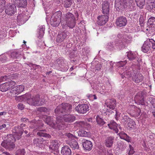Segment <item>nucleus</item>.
<instances>
[{
	"label": "nucleus",
	"instance_id": "a878e982",
	"mask_svg": "<svg viewBox=\"0 0 155 155\" xmlns=\"http://www.w3.org/2000/svg\"><path fill=\"white\" fill-rule=\"evenodd\" d=\"M46 132L45 129L39 130V131L37 133V135L39 137H43L46 138L50 139L51 138V136L45 133Z\"/></svg>",
	"mask_w": 155,
	"mask_h": 155
},
{
	"label": "nucleus",
	"instance_id": "ddd939ff",
	"mask_svg": "<svg viewBox=\"0 0 155 155\" xmlns=\"http://www.w3.org/2000/svg\"><path fill=\"white\" fill-rule=\"evenodd\" d=\"M109 16L107 15H102L97 17V24L100 25H105L108 21Z\"/></svg>",
	"mask_w": 155,
	"mask_h": 155
},
{
	"label": "nucleus",
	"instance_id": "f257e3e1",
	"mask_svg": "<svg viewBox=\"0 0 155 155\" xmlns=\"http://www.w3.org/2000/svg\"><path fill=\"white\" fill-rule=\"evenodd\" d=\"M72 106L68 103H62L57 107L55 110L54 113L57 116H59L66 113H70L71 111Z\"/></svg>",
	"mask_w": 155,
	"mask_h": 155
},
{
	"label": "nucleus",
	"instance_id": "69168bd1",
	"mask_svg": "<svg viewBox=\"0 0 155 155\" xmlns=\"http://www.w3.org/2000/svg\"><path fill=\"white\" fill-rule=\"evenodd\" d=\"M129 147L130 149L128 153V154L129 155H132L134 152V148L130 144L129 145Z\"/></svg>",
	"mask_w": 155,
	"mask_h": 155
},
{
	"label": "nucleus",
	"instance_id": "e433bc0d",
	"mask_svg": "<svg viewBox=\"0 0 155 155\" xmlns=\"http://www.w3.org/2000/svg\"><path fill=\"white\" fill-rule=\"evenodd\" d=\"M147 8L148 10L151 12L155 8V0L149 1L148 3Z\"/></svg>",
	"mask_w": 155,
	"mask_h": 155
},
{
	"label": "nucleus",
	"instance_id": "ea45409f",
	"mask_svg": "<svg viewBox=\"0 0 155 155\" xmlns=\"http://www.w3.org/2000/svg\"><path fill=\"white\" fill-rule=\"evenodd\" d=\"M78 133V136L83 137H88L90 136V133L87 132L84 130H79Z\"/></svg>",
	"mask_w": 155,
	"mask_h": 155
},
{
	"label": "nucleus",
	"instance_id": "37998d69",
	"mask_svg": "<svg viewBox=\"0 0 155 155\" xmlns=\"http://www.w3.org/2000/svg\"><path fill=\"white\" fill-rule=\"evenodd\" d=\"M147 103L148 104H151L152 105V107L154 108L153 110H152L154 111L155 110V99H153L152 97L148 98L147 99Z\"/></svg>",
	"mask_w": 155,
	"mask_h": 155
},
{
	"label": "nucleus",
	"instance_id": "cd10ccee",
	"mask_svg": "<svg viewBox=\"0 0 155 155\" xmlns=\"http://www.w3.org/2000/svg\"><path fill=\"white\" fill-rule=\"evenodd\" d=\"M114 137L110 136L107 137L105 140V145L107 147L110 148L112 146L114 140Z\"/></svg>",
	"mask_w": 155,
	"mask_h": 155
},
{
	"label": "nucleus",
	"instance_id": "1a4fd4ad",
	"mask_svg": "<svg viewBox=\"0 0 155 155\" xmlns=\"http://www.w3.org/2000/svg\"><path fill=\"white\" fill-rule=\"evenodd\" d=\"M127 53V57L129 59L130 61H134V60L136 61V62L135 61L134 62H136V64L138 66H140V64L139 63L141 62V60L137 57L136 54L130 51Z\"/></svg>",
	"mask_w": 155,
	"mask_h": 155
},
{
	"label": "nucleus",
	"instance_id": "5fc2aeb1",
	"mask_svg": "<svg viewBox=\"0 0 155 155\" xmlns=\"http://www.w3.org/2000/svg\"><path fill=\"white\" fill-rule=\"evenodd\" d=\"M25 151L24 149H19L16 152V155H25Z\"/></svg>",
	"mask_w": 155,
	"mask_h": 155
},
{
	"label": "nucleus",
	"instance_id": "0e129e2a",
	"mask_svg": "<svg viewBox=\"0 0 155 155\" xmlns=\"http://www.w3.org/2000/svg\"><path fill=\"white\" fill-rule=\"evenodd\" d=\"M9 79V76L5 75L4 76L1 77L0 78V82L5 81H8Z\"/></svg>",
	"mask_w": 155,
	"mask_h": 155
},
{
	"label": "nucleus",
	"instance_id": "6ab92c4d",
	"mask_svg": "<svg viewBox=\"0 0 155 155\" xmlns=\"http://www.w3.org/2000/svg\"><path fill=\"white\" fill-rule=\"evenodd\" d=\"M82 145L84 149L88 151L91 150L93 146L92 143L90 141L85 139L83 140Z\"/></svg>",
	"mask_w": 155,
	"mask_h": 155
},
{
	"label": "nucleus",
	"instance_id": "c85d7f7f",
	"mask_svg": "<svg viewBox=\"0 0 155 155\" xmlns=\"http://www.w3.org/2000/svg\"><path fill=\"white\" fill-rule=\"evenodd\" d=\"M115 43L117 48L119 49L124 48L127 46L126 44L125 43L122 39L119 41H116Z\"/></svg>",
	"mask_w": 155,
	"mask_h": 155
},
{
	"label": "nucleus",
	"instance_id": "4c0bfd02",
	"mask_svg": "<svg viewBox=\"0 0 155 155\" xmlns=\"http://www.w3.org/2000/svg\"><path fill=\"white\" fill-rule=\"evenodd\" d=\"M60 144L57 140H53L51 142V144L50 146V147L52 149L55 150L58 149Z\"/></svg>",
	"mask_w": 155,
	"mask_h": 155
},
{
	"label": "nucleus",
	"instance_id": "09e8293b",
	"mask_svg": "<svg viewBox=\"0 0 155 155\" xmlns=\"http://www.w3.org/2000/svg\"><path fill=\"white\" fill-rule=\"evenodd\" d=\"M5 0H0V12H2L4 10L5 5Z\"/></svg>",
	"mask_w": 155,
	"mask_h": 155
},
{
	"label": "nucleus",
	"instance_id": "9b49d317",
	"mask_svg": "<svg viewBox=\"0 0 155 155\" xmlns=\"http://www.w3.org/2000/svg\"><path fill=\"white\" fill-rule=\"evenodd\" d=\"M26 125L24 124H21L20 126H18L16 128V135L17 136L16 138L19 140L23 134V130L25 129Z\"/></svg>",
	"mask_w": 155,
	"mask_h": 155
},
{
	"label": "nucleus",
	"instance_id": "f8f14e48",
	"mask_svg": "<svg viewBox=\"0 0 155 155\" xmlns=\"http://www.w3.org/2000/svg\"><path fill=\"white\" fill-rule=\"evenodd\" d=\"M68 34L69 32L67 31L59 32L57 37V42L58 43L62 42L67 37Z\"/></svg>",
	"mask_w": 155,
	"mask_h": 155
},
{
	"label": "nucleus",
	"instance_id": "aec40b11",
	"mask_svg": "<svg viewBox=\"0 0 155 155\" xmlns=\"http://www.w3.org/2000/svg\"><path fill=\"white\" fill-rule=\"evenodd\" d=\"M75 117L72 114L64 115L62 118L64 122L68 123H71L75 120Z\"/></svg>",
	"mask_w": 155,
	"mask_h": 155
},
{
	"label": "nucleus",
	"instance_id": "6e6552de",
	"mask_svg": "<svg viewBox=\"0 0 155 155\" xmlns=\"http://www.w3.org/2000/svg\"><path fill=\"white\" fill-rule=\"evenodd\" d=\"M127 20L126 17L123 16H120L117 18L116 19L115 24L118 27H123L127 25Z\"/></svg>",
	"mask_w": 155,
	"mask_h": 155
},
{
	"label": "nucleus",
	"instance_id": "3c124183",
	"mask_svg": "<svg viewBox=\"0 0 155 155\" xmlns=\"http://www.w3.org/2000/svg\"><path fill=\"white\" fill-rule=\"evenodd\" d=\"M30 124H31L30 126V127L33 128L37 129V121L35 120H33L30 121Z\"/></svg>",
	"mask_w": 155,
	"mask_h": 155
},
{
	"label": "nucleus",
	"instance_id": "412c9836",
	"mask_svg": "<svg viewBox=\"0 0 155 155\" xmlns=\"http://www.w3.org/2000/svg\"><path fill=\"white\" fill-rule=\"evenodd\" d=\"M109 4L107 1H104L102 4L103 13L105 15H108L109 14Z\"/></svg>",
	"mask_w": 155,
	"mask_h": 155
},
{
	"label": "nucleus",
	"instance_id": "423d86ee",
	"mask_svg": "<svg viewBox=\"0 0 155 155\" xmlns=\"http://www.w3.org/2000/svg\"><path fill=\"white\" fill-rule=\"evenodd\" d=\"M146 95V93L144 91H140L137 93L134 97V100L137 101L139 105H144V98Z\"/></svg>",
	"mask_w": 155,
	"mask_h": 155
},
{
	"label": "nucleus",
	"instance_id": "13d9d810",
	"mask_svg": "<svg viewBox=\"0 0 155 155\" xmlns=\"http://www.w3.org/2000/svg\"><path fill=\"white\" fill-rule=\"evenodd\" d=\"M132 38L131 36L127 37V38H124L122 39L123 41H124L125 43L126 44V45H127L128 43H130L131 41V39Z\"/></svg>",
	"mask_w": 155,
	"mask_h": 155
},
{
	"label": "nucleus",
	"instance_id": "4d7b16f0",
	"mask_svg": "<svg viewBox=\"0 0 155 155\" xmlns=\"http://www.w3.org/2000/svg\"><path fill=\"white\" fill-rule=\"evenodd\" d=\"M23 132L26 134L25 136L26 137H29L31 134H30V130L28 128L27 126L26 125L25 129L23 130Z\"/></svg>",
	"mask_w": 155,
	"mask_h": 155
},
{
	"label": "nucleus",
	"instance_id": "393cba45",
	"mask_svg": "<svg viewBox=\"0 0 155 155\" xmlns=\"http://www.w3.org/2000/svg\"><path fill=\"white\" fill-rule=\"evenodd\" d=\"M134 72H135V71L133 70L131 68L127 70L123 74H122L121 75L122 77V78L125 77L126 78H129L131 77V78H132V77L134 74Z\"/></svg>",
	"mask_w": 155,
	"mask_h": 155
},
{
	"label": "nucleus",
	"instance_id": "4be33fe9",
	"mask_svg": "<svg viewBox=\"0 0 155 155\" xmlns=\"http://www.w3.org/2000/svg\"><path fill=\"white\" fill-rule=\"evenodd\" d=\"M124 4L126 5V8L127 7L129 9L131 10H134L136 9V5L135 1H133L131 0H129V1H127L126 0H124Z\"/></svg>",
	"mask_w": 155,
	"mask_h": 155
},
{
	"label": "nucleus",
	"instance_id": "58836bf2",
	"mask_svg": "<svg viewBox=\"0 0 155 155\" xmlns=\"http://www.w3.org/2000/svg\"><path fill=\"white\" fill-rule=\"evenodd\" d=\"M64 6L65 8H70L74 2L73 0H63Z\"/></svg>",
	"mask_w": 155,
	"mask_h": 155
},
{
	"label": "nucleus",
	"instance_id": "7c9ffc66",
	"mask_svg": "<svg viewBox=\"0 0 155 155\" xmlns=\"http://www.w3.org/2000/svg\"><path fill=\"white\" fill-rule=\"evenodd\" d=\"M118 135L119 136L120 139H124L128 142L130 141V138L124 131L120 132L118 133Z\"/></svg>",
	"mask_w": 155,
	"mask_h": 155
},
{
	"label": "nucleus",
	"instance_id": "5701e85b",
	"mask_svg": "<svg viewBox=\"0 0 155 155\" xmlns=\"http://www.w3.org/2000/svg\"><path fill=\"white\" fill-rule=\"evenodd\" d=\"M150 41H147L144 42L141 47L142 51L144 53H147L151 49V45Z\"/></svg>",
	"mask_w": 155,
	"mask_h": 155
},
{
	"label": "nucleus",
	"instance_id": "79ce46f5",
	"mask_svg": "<svg viewBox=\"0 0 155 155\" xmlns=\"http://www.w3.org/2000/svg\"><path fill=\"white\" fill-rule=\"evenodd\" d=\"M116 123L115 122H113L112 124H108V125L110 128L111 129H114V132L117 133L118 132V130L116 126Z\"/></svg>",
	"mask_w": 155,
	"mask_h": 155
},
{
	"label": "nucleus",
	"instance_id": "473e14b6",
	"mask_svg": "<svg viewBox=\"0 0 155 155\" xmlns=\"http://www.w3.org/2000/svg\"><path fill=\"white\" fill-rule=\"evenodd\" d=\"M107 107L110 109H114L116 106V101L114 99H109L108 102L106 103Z\"/></svg>",
	"mask_w": 155,
	"mask_h": 155
},
{
	"label": "nucleus",
	"instance_id": "603ef678",
	"mask_svg": "<svg viewBox=\"0 0 155 155\" xmlns=\"http://www.w3.org/2000/svg\"><path fill=\"white\" fill-rule=\"evenodd\" d=\"M8 86L9 87V90L11 89H15V85L16 83L15 81H10L7 82Z\"/></svg>",
	"mask_w": 155,
	"mask_h": 155
},
{
	"label": "nucleus",
	"instance_id": "a19ab883",
	"mask_svg": "<svg viewBox=\"0 0 155 155\" xmlns=\"http://www.w3.org/2000/svg\"><path fill=\"white\" fill-rule=\"evenodd\" d=\"M9 87L7 83H5L0 85V91L3 92L9 90Z\"/></svg>",
	"mask_w": 155,
	"mask_h": 155
},
{
	"label": "nucleus",
	"instance_id": "c9c22d12",
	"mask_svg": "<svg viewBox=\"0 0 155 155\" xmlns=\"http://www.w3.org/2000/svg\"><path fill=\"white\" fill-rule=\"evenodd\" d=\"M60 22L59 21V20H56V19H55L53 17H51L50 19V23L51 25L53 27L58 26L60 24Z\"/></svg>",
	"mask_w": 155,
	"mask_h": 155
},
{
	"label": "nucleus",
	"instance_id": "bf43d9fd",
	"mask_svg": "<svg viewBox=\"0 0 155 155\" xmlns=\"http://www.w3.org/2000/svg\"><path fill=\"white\" fill-rule=\"evenodd\" d=\"M37 129L38 128L39 130H41V128L44 127V124L40 120L37 121Z\"/></svg>",
	"mask_w": 155,
	"mask_h": 155
},
{
	"label": "nucleus",
	"instance_id": "8fccbe9b",
	"mask_svg": "<svg viewBox=\"0 0 155 155\" xmlns=\"http://www.w3.org/2000/svg\"><path fill=\"white\" fill-rule=\"evenodd\" d=\"M107 48L109 50L113 51L115 49V47L113 43L109 42L107 43L106 46Z\"/></svg>",
	"mask_w": 155,
	"mask_h": 155
},
{
	"label": "nucleus",
	"instance_id": "338daca9",
	"mask_svg": "<svg viewBox=\"0 0 155 155\" xmlns=\"http://www.w3.org/2000/svg\"><path fill=\"white\" fill-rule=\"evenodd\" d=\"M43 138H36L34 140V142L35 143H40V142L43 141Z\"/></svg>",
	"mask_w": 155,
	"mask_h": 155
},
{
	"label": "nucleus",
	"instance_id": "72a5a7b5",
	"mask_svg": "<svg viewBox=\"0 0 155 155\" xmlns=\"http://www.w3.org/2000/svg\"><path fill=\"white\" fill-rule=\"evenodd\" d=\"M45 28L44 25L41 26L39 27L38 31V36L39 39H41L43 37L45 33Z\"/></svg>",
	"mask_w": 155,
	"mask_h": 155
},
{
	"label": "nucleus",
	"instance_id": "20e7f679",
	"mask_svg": "<svg viewBox=\"0 0 155 155\" xmlns=\"http://www.w3.org/2000/svg\"><path fill=\"white\" fill-rule=\"evenodd\" d=\"M65 20L67 26L70 28H73L75 26L76 22L75 19L73 14L68 12L65 16Z\"/></svg>",
	"mask_w": 155,
	"mask_h": 155
},
{
	"label": "nucleus",
	"instance_id": "bb28decb",
	"mask_svg": "<svg viewBox=\"0 0 155 155\" xmlns=\"http://www.w3.org/2000/svg\"><path fill=\"white\" fill-rule=\"evenodd\" d=\"M28 19V17L25 14L19 15L17 17V20L21 24L25 23Z\"/></svg>",
	"mask_w": 155,
	"mask_h": 155
},
{
	"label": "nucleus",
	"instance_id": "0eeeda50",
	"mask_svg": "<svg viewBox=\"0 0 155 155\" xmlns=\"http://www.w3.org/2000/svg\"><path fill=\"white\" fill-rule=\"evenodd\" d=\"M16 6L14 4H9L6 5L5 8V13L10 16L14 15L16 12Z\"/></svg>",
	"mask_w": 155,
	"mask_h": 155
},
{
	"label": "nucleus",
	"instance_id": "dca6fc26",
	"mask_svg": "<svg viewBox=\"0 0 155 155\" xmlns=\"http://www.w3.org/2000/svg\"><path fill=\"white\" fill-rule=\"evenodd\" d=\"M1 145L5 149L11 150H13L15 147L14 143L5 141L3 140L1 144Z\"/></svg>",
	"mask_w": 155,
	"mask_h": 155
},
{
	"label": "nucleus",
	"instance_id": "2eb2a0df",
	"mask_svg": "<svg viewBox=\"0 0 155 155\" xmlns=\"http://www.w3.org/2000/svg\"><path fill=\"white\" fill-rule=\"evenodd\" d=\"M123 120L127 124V126L130 128L134 129L135 128L136 124L134 121L130 118L125 116L123 119Z\"/></svg>",
	"mask_w": 155,
	"mask_h": 155
},
{
	"label": "nucleus",
	"instance_id": "f03ea898",
	"mask_svg": "<svg viewBox=\"0 0 155 155\" xmlns=\"http://www.w3.org/2000/svg\"><path fill=\"white\" fill-rule=\"evenodd\" d=\"M23 98L26 102L30 105L39 106L40 101V95L38 94L31 96L30 94H26L23 96Z\"/></svg>",
	"mask_w": 155,
	"mask_h": 155
},
{
	"label": "nucleus",
	"instance_id": "9d476101",
	"mask_svg": "<svg viewBox=\"0 0 155 155\" xmlns=\"http://www.w3.org/2000/svg\"><path fill=\"white\" fill-rule=\"evenodd\" d=\"M131 79L133 81L137 84L142 82L143 81L144 77L141 73L135 71Z\"/></svg>",
	"mask_w": 155,
	"mask_h": 155
},
{
	"label": "nucleus",
	"instance_id": "6e6d98bb",
	"mask_svg": "<svg viewBox=\"0 0 155 155\" xmlns=\"http://www.w3.org/2000/svg\"><path fill=\"white\" fill-rule=\"evenodd\" d=\"M117 147L119 149H125L126 148V145L123 142H118L117 143Z\"/></svg>",
	"mask_w": 155,
	"mask_h": 155
},
{
	"label": "nucleus",
	"instance_id": "f3484780",
	"mask_svg": "<svg viewBox=\"0 0 155 155\" xmlns=\"http://www.w3.org/2000/svg\"><path fill=\"white\" fill-rule=\"evenodd\" d=\"M124 0H122L115 3V7L116 10L118 12L123 11L124 8H126V5L124 4Z\"/></svg>",
	"mask_w": 155,
	"mask_h": 155
},
{
	"label": "nucleus",
	"instance_id": "a211bd4d",
	"mask_svg": "<svg viewBox=\"0 0 155 155\" xmlns=\"http://www.w3.org/2000/svg\"><path fill=\"white\" fill-rule=\"evenodd\" d=\"M147 31H150L153 28H155V18L151 17L150 18L147 23Z\"/></svg>",
	"mask_w": 155,
	"mask_h": 155
},
{
	"label": "nucleus",
	"instance_id": "e2e57ef3",
	"mask_svg": "<svg viewBox=\"0 0 155 155\" xmlns=\"http://www.w3.org/2000/svg\"><path fill=\"white\" fill-rule=\"evenodd\" d=\"M38 111L41 112H46L47 111V109L45 107H40L37 109Z\"/></svg>",
	"mask_w": 155,
	"mask_h": 155
},
{
	"label": "nucleus",
	"instance_id": "864d4df0",
	"mask_svg": "<svg viewBox=\"0 0 155 155\" xmlns=\"http://www.w3.org/2000/svg\"><path fill=\"white\" fill-rule=\"evenodd\" d=\"M116 109H107V114H108V115H109L110 114L114 116L115 113V111L116 110Z\"/></svg>",
	"mask_w": 155,
	"mask_h": 155
},
{
	"label": "nucleus",
	"instance_id": "a18cd8bd",
	"mask_svg": "<svg viewBox=\"0 0 155 155\" xmlns=\"http://www.w3.org/2000/svg\"><path fill=\"white\" fill-rule=\"evenodd\" d=\"M138 6L140 8H143L145 4V0H138L135 1Z\"/></svg>",
	"mask_w": 155,
	"mask_h": 155
},
{
	"label": "nucleus",
	"instance_id": "4468645a",
	"mask_svg": "<svg viewBox=\"0 0 155 155\" xmlns=\"http://www.w3.org/2000/svg\"><path fill=\"white\" fill-rule=\"evenodd\" d=\"M12 1L18 8H25L27 5V0H12Z\"/></svg>",
	"mask_w": 155,
	"mask_h": 155
},
{
	"label": "nucleus",
	"instance_id": "f704fd0d",
	"mask_svg": "<svg viewBox=\"0 0 155 155\" xmlns=\"http://www.w3.org/2000/svg\"><path fill=\"white\" fill-rule=\"evenodd\" d=\"M24 86L19 85L15 87V89H14L13 91H15V94H18L22 92L24 90Z\"/></svg>",
	"mask_w": 155,
	"mask_h": 155
},
{
	"label": "nucleus",
	"instance_id": "c03bdc74",
	"mask_svg": "<svg viewBox=\"0 0 155 155\" xmlns=\"http://www.w3.org/2000/svg\"><path fill=\"white\" fill-rule=\"evenodd\" d=\"M7 139L5 140V141L14 143L16 140L15 138L14 135L11 134L7 135Z\"/></svg>",
	"mask_w": 155,
	"mask_h": 155
},
{
	"label": "nucleus",
	"instance_id": "c756f323",
	"mask_svg": "<svg viewBox=\"0 0 155 155\" xmlns=\"http://www.w3.org/2000/svg\"><path fill=\"white\" fill-rule=\"evenodd\" d=\"M69 144L73 149H78L79 148L78 142L74 139H71L69 142Z\"/></svg>",
	"mask_w": 155,
	"mask_h": 155
},
{
	"label": "nucleus",
	"instance_id": "7ed1b4c3",
	"mask_svg": "<svg viewBox=\"0 0 155 155\" xmlns=\"http://www.w3.org/2000/svg\"><path fill=\"white\" fill-rule=\"evenodd\" d=\"M43 120L45 122L50 125H52L55 127H57L59 129L61 128L64 125V122L62 120V119L60 117V118H57V120L56 124L53 123V118L50 116L45 115L43 117Z\"/></svg>",
	"mask_w": 155,
	"mask_h": 155
},
{
	"label": "nucleus",
	"instance_id": "b1692460",
	"mask_svg": "<svg viewBox=\"0 0 155 155\" xmlns=\"http://www.w3.org/2000/svg\"><path fill=\"white\" fill-rule=\"evenodd\" d=\"M61 155H71V151L68 146H64L61 148Z\"/></svg>",
	"mask_w": 155,
	"mask_h": 155
},
{
	"label": "nucleus",
	"instance_id": "680f3d73",
	"mask_svg": "<svg viewBox=\"0 0 155 155\" xmlns=\"http://www.w3.org/2000/svg\"><path fill=\"white\" fill-rule=\"evenodd\" d=\"M46 99H45V97L44 96H42L40 98V101H39V106H41L44 104L45 103Z\"/></svg>",
	"mask_w": 155,
	"mask_h": 155
},
{
	"label": "nucleus",
	"instance_id": "774afa93",
	"mask_svg": "<svg viewBox=\"0 0 155 155\" xmlns=\"http://www.w3.org/2000/svg\"><path fill=\"white\" fill-rule=\"evenodd\" d=\"M76 51H73L71 52L69 54V57L71 58H74L76 56V55L75 54Z\"/></svg>",
	"mask_w": 155,
	"mask_h": 155
},
{
	"label": "nucleus",
	"instance_id": "052dcab7",
	"mask_svg": "<svg viewBox=\"0 0 155 155\" xmlns=\"http://www.w3.org/2000/svg\"><path fill=\"white\" fill-rule=\"evenodd\" d=\"M6 56L5 55L0 56V63H3L6 61Z\"/></svg>",
	"mask_w": 155,
	"mask_h": 155
},
{
	"label": "nucleus",
	"instance_id": "2f4dec72",
	"mask_svg": "<svg viewBox=\"0 0 155 155\" xmlns=\"http://www.w3.org/2000/svg\"><path fill=\"white\" fill-rule=\"evenodd\" d=\"M65 61L62 58H59L55 61V64H56L61 68L65 67L66 65L65 63Z\"/></svg>",
	"mask_w": 155,
	"mask_h": 155
},
{
	"label": "nucleus",
	"instance_id": "49530a36",
	"mask_svg": "<svg viewBox=\"0 0 155 155\" xmlns=\"http://www.w3.org/2000/svg\"><path fill=\"white\" fill-rule=\"evenodd\" d=\"M21 56L20 53L17 51H15L12 52L11 54V58H18Z\"/></svg>",
	"mask_w": 155,
	"mask_h": 155
},
{
	"label": "nucleus",
	"instance_id": "39448f33",
	"mask_svg": "<svg viewBox=\"0 0 155 155\" xmlns=\"http://www.w3.org/2000/svg\"><path fill=\"white\" fill-rule=\"evenodd\" d=\"M89 107L87 104H79L75 108V110L78 113L84 114L88 111Z\"/></svg>",
	"mask_w": 155,
	"mask_h": 155
},
{
	"label": "nucleus",
	"instance_id": "de8ad7c7",
	"mask_svg": "<svg viewBox=\"0 0 155 155\" xmlns=\"http://www.w3.org/2000/svg\"><path fill=\"white\" fill-rule=\"evenodd\" d=\"M96 121L98 124L101 126H103L105 123V121L99 116L97 115L96 117Z\"/></svg>",
	"mask_w": 155,
	"mask_h": 155
}]
</instances>
